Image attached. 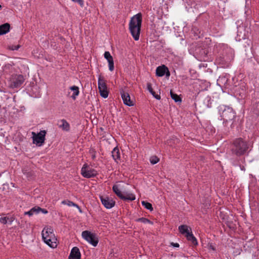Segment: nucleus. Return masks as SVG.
Listing matches in <instances>:
<instances>
[{"label":"nucleus","mask_w":259,"mask_h":259,"mask_svg":"<svg viewBox=\"0 0 259 259\" xmlns=\"http://www.w3.org/2000/svg\"><path fill=\"white\" fill-rule=\"evenodd\" d=\"M0 9H2V6L0 5Z\"/></svg>","instance_id":"a18cd8bd"},{"label":"nucleus","mask_w":259,"mask_h":259,"mask_svg":"<svg viewBox=\"0 0 259 259\" xmlns=\"http://www.w3.org/2000/svg\"><path fill=\"white\" fill-rule=\"evenodd\" d=\"M37 208H38V206L33 207L29 211L25 212L24 214L25 215H28L29 217H31L34 214H37L39 213V211Z\"/></svg>","instance_id":"412c9836"},{"label":"nucleus","mask_w":259,"mask_h":259,"mask_svg":"<svg viewBox=\"0 0 259 259\" xmlns=\"http://www.w3.org/2000/svg\"><path fill=\"white\" fill-rule=\"evenodd\" d=\"M81 254L79 249L77 247L72 248L69 256V259H80Z\"/></svg>","instance_id":"4468645a"},{"label":"nucleus","mask_w":259,"mask_h":259,"mask_svg":"<svg viewBox=\"0 0 259 259\" xmlns=\"http://www.w3.org/2000/svg\"><path fill=\"white\" fill-rule=\"evenodd\" d=\"M240 168L242 170H245V167L243 166H240Z\"/></svg>","instance_id":"ea45409f"},{"label":"nucleus","mask_w":259,"mask_h":259,"mask_svg":"<svg viewBox=\"0 0 259 259\" xmlns=\"http://www.w3.org/2000/svg\"><path fill=\"white\" fill-rule=\"evenodd\" d=\"M16 110L13 112V113H16L19 112H22L25 110V108L24 106H21L19 107V109L16 108Z\"/></svg>","instance_id":"c756f323"},{"label":"nucleus","mask_w":259,"mask_h":259,"mask_svg":"<svg viewBox=\"0 0 259 259\" xmlns=\"http://www.w3.org/2000/svg\"><path fill=\"white\" fill-rule=\"evenodd\" d=\"M42 238L44 241L51 248H55L57 244V238L51 227H45L41 232Z\"/></svg>","instance_id":"7ed1b4c3"},{"label":"nucleus","mask_w":259,"mask_h":259,"mask_svg":"<svg viewBox=\"0 0 259 259\" xmlns=\"http://www.w3.org/2000/svg\"><path fill=\"white\" fill-rule=\"evenodd\" d=\"M111 153L113 159L117 162L118 160L120 159V154L118 148L117 147H115Z\"/></svg>","instance_id":"6ab92c4d"},{"label":"nucleus","mask_w":259,"mask_h":259,"mask_svg":"<svg viewBox=\"0 0 259 259\" xmlns=\"http://www.w3.org/2000/svg\"><path fill=\"white\" fill-rule=\"evenodd\" d=\"M120 94L124 104L128 106L133 105V101H131L130 96L128 93L122 91L120 92Z\"/></svg>","instance_id":"2eb2a0df"},{"label":"nucleus","mask_w":259,"mask_h":259,"mask_svg":"<svg viewBox=\"0 0 259 259\" xmlns=\"http://www.w3.org/2000/svg\"><path fill=\"white\" fill-rule=\"evenodd\" d=\"M14 221L13 218H8V223L7 224H9V225H11L12 224V222Z\"/></svg>","instance_id":"4c0bfd02"},{"label":"nucleus","mask_w":259,"mask_h":259,"mask_svg":"<svg viewBox=\"0 0 259 259\" xmlns=\"http://www.w3.org/2000/svg\"><path fill=\"white\" fill-rule=\"evenodd\" d=\"M142 23V15L140 13L133 16L130 21L129 30L135 40L139 39Z\"/></svg>","instance_id":"f257e3e1"},{"label":"nucleus","mask_w":259,"mask_h":259,"mask_svg":"<svg viewBox=\"0 0 259 259\" xmlns=\"http://www.w3.org/2000/svg\"><path fill=\"white\" fill-rule=\"evenodd\" d=\"M24 78L21 74H12L10 77L9 85L12 89L19 88L24 82Z\"/></svg>","instance_id":"20e7f679"},{"label":"nucleus","mask_w":259,"mask_h":259,"mask_svg":"<svg viewBox=\"0 0 259 259\" xmlns=\"http://www.w3.org/2000/svg\"><path fill=\"white\" fill-rule=\"evenodd\" d=\"M170 245L174 247H179L180 246L179 243L174 242H171Z\"/></svg>","instance_id":"58836bf2"},{"label":"nucleus","mask_w":259,"mask_h":259,"mask_svg":"<svg viewBox=\"0 0 259 259\" xmlns=\"http://www.w3.org/2000/svg\"><path fill=\"white\" fill-rule=\"evenodd\" d=\"M40 96V94L39 93H38V94L37 95H36V97H39Z\"/></svg>","instance_id":"37998d69"},{"label":"nucleus","mask_w":259,"mask_h":259,"mask_svg":"<svg viewBox=\"0 0 259 259\" xmlns=\"http://www.w3.org/2000/svg\"><path fill=\"white\" fill-rule=\"evenodd\" d=\"M98 85L100 95L104 98H106L108 96L107 86L104 79L101 77H99L98 80Z\"/></svg>","instance_id":"9d476101"},{"label":"nucleus","mask_w":259,"mask_h":259,"mask_svg":"<svg viewBox=\"0 0 259 259\" xmlns=\"http://www.w3.org/2000/svg\"><path fill=\"white\" fill-rule=\"evenodd\" d=\"M157 100H159L160 99V95H158L157 94H156V93H155V92H154L153 91V92H152V93H150Z\"/></svg>","instance_id":"e433bc0d"},{"label":"nucleus","mask_w":259,"mask_h":259,"mask_svg":"<svg viewBox=\"0 0 259 259\" xmlns=\"http://www.w3.org/2000/svg\"><path fill=\"white\" fill-rule=\"evenodd\" d=\"M187 239L191 242V243L194 245H196L198 244L196 238L195 237V236L193 235V234L192 233V232L188 234V235H186Z\"/></svg>","instance_id":"4be33fe9"},{"label":"nucleus","mask_w":259,"mask_h":259,"mask_svg":"<svg viewBox=\"0 0 259 259\" xmlns=\"http://www.w3.org/2000/svg\"><path fill=\"white\" fill-rule=\"evenodd\" d=\"M147 89L149 91L150 93L153 92V89L152 88V85L150 83H147Z\"/></svg>","instance_id":"f704fd0d"},{"label":"nucleus","mask_w":259,"mask_h":259,"mask_svg":"<svg viewBox=\"0 0 259 259\" xmlns=\"http://www.w3.org/2000/svg\"><path fill=\"white\" fill-rule=\"evenodd\" d=\"M82 176L87 178H90L95 177L97 174V171L90 167L87 164H84L81 169Z\"/></svg>","instance_id":"1a4fd4ad"},{"label":"nucleus","mask_w":259,"mask_h":259,"mask_svg":"<svg viewBox=\"0 0 259 259\" xmlns=\"http://www.w3.org/2000/svg\"><path fill=\"white\" fill-rule=\"evenodd\" d=\"M165 73H166V75H169V72L167 67L164 65L158 66L156 69V74L157 76H163Z\"/></svg>","instance_id":"ddd939ff"},{"label":"nucleus","mask_w":259,"mask_h":259,"mask_svg":"<svg viewBox=\"0 0 259 259\" xmlns=\"http://www.w3.org/2000/svg\"><path fill=\"white\" fill-rule=\"evenodd\" d=\"M3 71L4 73L7 74H16L15 72L17 71V68L14 65H12L10 63L5 64L3 67Z\"/></svg>","instance_id":"f8f14e48"},{"label":"nucleus","mask_w":259,"mask_h":259,"mask_svg":"<svg viewBox=\"0 0 259 259\" xmlns=\"http://www.w3.org/2000/svg\"><path fill=\"white\" fill-rule=\"evenodd\" d=\"M250 143L241 138L235 139L232 149V152L237 156L245 154L249 148Z\"/></svg>","instance_id":"f03ea898"},{"label":"nucleus","mask_w":259,"mask_h":259,"mask_svg":"<svg viewBox=\"0 0 259 259\" xmlns=\"http://www.w3.org/2000/svg\"><path fill=\"white\" fill-rule=\"evenodd\" d=\"M104 56L108 62L113 60L112 56L111 55L110 52L108 51H106L104 53Z\"/></svg>","instance_id":"a878e982"},{"label":"nucleus","mask_w":259,"mask_h":259,"mask_svg":"<svg viewBox=\"0 0 259 259\" xmlns=\"http://www.w3.org/2000/svg\"><path fill=\"white\" fill-rule=\"evenodd\" d=\"M249 33L248 29L243 26H239L237 27V36L236 40L240 41L243 39H245L249 37Z\"/></svg>","instance_id":"6e6552de"},{"label":"nucleus","mask_w":259,"mask_h":259,"mask_svg":"<svg viewBox=\"0 0 259 259\" xmlns=\"http://www.w3.org/2000/svg\"><path fill=\"white\" fill-rule=\"evenodd\" d=\"M10 25L9 23H5L0 25V35H4L10 31Z\"/></svg>","instance_id":"aec40b11"},{"label":"nucleus","mask_w":259,"mask_h":259,"mask_svg":"<svg viewBox=\"0 0 259 259\" xmlns=\"http://www.w3.org/2000/svg\"><path fill=\"white\" fill-rule=\"evenodd\" d=\"M58 125L59 128H62L63 131H69L70 130L69 124L64 119L58 121Z\"/></svg>","instance_id":"f3484780"},{"label":"nucleus","mask_w":259,"mask_h":259,"mask_svg":"<svg viewBox=\"0 0 259 259\" xmlns=\"http://www.w3.org/2000/svg\"><path fill=\"white\" fill-rule=\"evenodd\" d=\"M82 237L88 243L96 247L99 240L97 235L89 231H84L81 233Z\"/></svg>","instance_id":"39448f33"},{"label":"nucleus","mask_w":259,"mask_h":259,"mask_svg":"<svg viewBox=\"0 0 259 259\" xmlns=\"http://www.w3.org/2000/svg\"><path fill=\"white\" fill-rule=\"evenodd\" d=\"M139 220L144 223H151L150 221H149L148 219L146 218H140Z\"/></svg>","instance_id":"72a5a7b5"},{"label":"nucleus","mask_w":259,"mask_h":259,"mask_svg":"<svg viewBox=\"0 0 259 259\" xmlns=\"http://www.w3.org/2000/svg\"><path fill=\"white\" fill-rule=\"evenodd\" d=\"M142 204L146 209L150 210L151 211L153 210V207H152V204L151 203H150L148 202L145 201H143L142 202Z\"/></svg>","instance_id":"393cba45"},{"label":"nucleus","mask_w":259,"mask_h":259,"mask_svg":"<svg viewBox=\"0 0 259 259\" xmlns=\"http://www.w3.org/2000/svg\"><path fill=\"white\" fill-rule=\"evenodd\" d=\"M100 198L102 204L107 209H111L115 205V202L112 198L108 196H100Z\"/></svg>","instance_id":"9b49d317"},{"label":"nucleus","mask_w":259,"mask_h":259,"mask_svg":"<svg viewBox=\"0 0 259 259\" xmlns=\"http://www.w3.org/2000/svg\"><path fill=\"white\" fill-rule=\"evenodd\" d=\"M46 134V132L45 130L40 131L37 134L32 132L33 143L38 146H41L45 142Z\"/></svg>","instance_id":"0eeeda50"},{"label":"nucleus","mask_w":259,"mask_h":259,"mask_svg":"<svg viewBox=\"0 0 259 259\" xmlns=\"http://www.w3.org/2000/svg\"><path fill=\"white\" fill-rule=\"evenodd\" d=\"M78 210H79V212H82V211H81V209H80V207H79V208H78Z\"/></svg>","instance_id":"c03bdc74"},{"label":"nucleus","mask_w":259,"mask_h":259,"mask_svg":"<svg viewBox=\"0 0 259 259\" xmlns=\"http://www.w3.org/2000/svg\"><path fill=\"white\" fill-rule=\"evenodd\" d=\"M70 89L71 91H73V93L71 96V97L72 99H75L76 96L79 94V88L75 85H73L71 87Z\"/></svg>","instance_id":"5701e85b"},{"label":"nucleus","mask_w":259,"mask_h":259,"mask_svg":"<svg viewBox=\"0 0 259 259\" xmlns=\"http://www.w3.org/2000/svg\"><path fill=\"white\" fill-rule=\"evenodd\" d=\"M20 48V46L12 45L8 46V49L12 51L18 50Z\"/></svg>","instance_id":"cd10ccee"},{"label":"nucleus","mask_w":259,"mask_h":259,"mask_svg":"<svg viewBox=\"0 0 259 259\" xmlns=\"http://www.w3.org/2000/svg\"><path fill=\"white\" fill-rule=\"evenodd\" d=\"M67 205L69 206H75V207H77V208H79V206L77 204H75V203H74L73 202L70 201H68L67 202Z\"/></svg>","instance_id":"2f4dec72"},{"label":"nucleus","mask_w":259,"mask_h":259,"mask_svg":"<svg viewBox=\"0 0 259 259\" xmlns=\"http://www.w3.org/2000/svg\"><path fill=\"white\" fill-rule=\"evenodd\" d=\"M170 95L171 98L176 102H181V98L178 95H177L176 94H175L174 92H172L171 91H170Z\"/></svg>","instance_id":"b1692460"},{"label":"nucleus","mask_w":259,"mask_h":259,"mask_svg":"<svg viewBox=\"0 0 259 259\" xmlns=\"http://www.w3.org/2000/svg\"><path fill=\"white\" fill-rule=\"evenodd\" d=\"M179 230L180 232L183 234L185 235L186 237V235H188V234H190L191 231V229L188 226L186 225H181L179 227Z\"/></svg>","instance_id":"a211bd4d"},{"label":"nucleus","mask_w":259,"mask_h":259,"mask_svg":"<svg viewBox=\"0 0 259 259\" xmlns=\"http://www.w3.org/2000/svg\"><path fill=\"white\" fill-rule=\"evenodd\" d=\"M62 204H67V202L66 201H65V200H64V201H63L62 202Z\"/></svg>","instance_id":"a19ab883"},{"label":"nucleus","mask_w":259,"mask_h":259,"mask_svg":"<svg viewBox=\"0 0 259 259\" xmlns=\"http://www.w3.org/2000/svg\"><path fill=\"white\" fill-rule=\"evenodd\" d=\"M220 113H231L234 112L232 107L225 105H221L218 107Z\"/></svg>","instance_id":"dca6fc26"},{"label":"nucleus","mask_w":259,"mask_h":259,"mask_svg":"<svg viewBox=\"0 0 259 259\" xmlns=\"http://www.w3.org/2000/svg\"><path fill=\"white\" fill-rule=\"evenodd\" d=\"M74 2L77 3L81 7L84 6V1L83 0H71Z\"/></svg>","instance_id":"473e14b6"},{"label":"nucleus","mask_w":259,"mask_h":259,"mask_svg":"<svg viewBox=\"0 0 259 259\" xmlns=\"http://www.w3.org/2000/svg\"><path fill=\"white\" fill-rule=\"evenodd\" d=\"M38 211H39V212H42L44 214H47L48 213V210H47L46 209H42L41 208H40V207L38 206V208H37Z\"/></svg>","instance_id":"c9c22d12"},{"label":"nucleus","mask_w":259,"mask_h":259,"mask_svg":"<svg viewBox=\"0 0 259 259\" xmlns=\"http://www.w3.org/2000/svg\"><path fill=\"white\" fill-rule=\"evenodd\" d=\"M220 63H221V64H223V65L225 64V63L224 62V61H220Z\"/></svg>","instance_id":"79ce46f5"},{"label":"nucleus","mask_w":259,"mask_h":259,"mask_svg":"<svg viewBox=\"0 0 259 259\" xmlns=\"http://www.w3.org/2000/svg\"><path fill=\"white\" fill-rule=\"evenodd\" d=\"M108 67H109V70L110 71H113L114 69V61L113 60H111L110 61H108Z\"/></svg>","instance_id":"c85d7f7f"},{"label":"nucleus","mask_w":259,"mask_h":259,"mask_svg":"<svg viewBox=\"0 0 259 259\" xmlns=\"http://www.w3.org/2000/svg\"><path fill=\"white\" fill-rule=\"evenodd\" d=\"M0 223L3 224H6L8 223L7 217H1L0 218Z\"/></svg>","instance_id":"7c9ffc66"},{"label":"nucleus","mask_w":259,"mask_h":259,"mask_svg":"<svg viewBox=\"0 0 259 259\" xmlns=\"http://www.w3.org/2000/svg\"><path fill=\"white\" fill-rule=\"evenodd\" d=\"M112 190L114 193L122 200L133 201L136 199L135 195L132 193H127L125 195H124L120 190L119 186L118 185H114L112 187Z\"/></svg>","instance_id":"423d86ee"},{"label":"nucleus","mask_w":259,"mask_h":259,"mask_svg":"<svg viewBox=\"0 0 259 259\" xmlns=\"http://www.w3.org/2000/svg\"><path fill=\"white\" fill-rule=\"evenodd\" d=\"M159 161V159L156 156H152L150 158V161L152 164H156Z\"/></svg>","instance_id":"bb28decb"}]
</instances>
